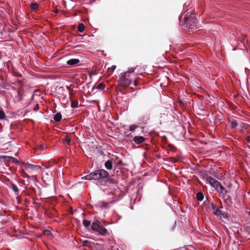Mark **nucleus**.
<instances>
[{
    "instance_id": "51",
    "label": "nucleus",
    "mask_w": 250,
    "mask_h": 250,
    "mask_svg": "<svg viewBox=\"0 0 250 250\" xmlns=\"http://www.w3.org/2000/svg\"><path fill=\"white\" fill-rule=\"evenodd\" d=\"M32 180H30V179H27V180L26 181H25L26 185H28L30 183V181Z\"/></svg>"
},
{
    "instance_id": "30",
    "label": "nucleus",
    "mask_w": 250,
    "mask_h": 250,
    "mask_svg": "<svg viewBox=\"0 0 250 250\" xmlns=\"http://www.w3.org/2000/svg\"><path fill=\"white\" fill-rule=\"evenodd\" d=\"M6 116L3 110L0 109V120H4Z\"/></svg>"
},
{
    "instance_id": "11",
    "label": "nucleus",
    "mask_w": 250,
    "mask_h": 250,
    "mask_svg": "<svg viewBox=\"0 0 250 250\" xmlns=\"http://www.w3.org/2000/svg\"><path fill=\"white\" fill-rule=\"evenodd\" d=\"M80 62V60L78 59H71L66 62L67 64L71 66H74Z\"/></svg>"
},
{
    "instance_id": "20",
    "label": "nucleus",
    "mask_w": 250,
    "mask_h": 250,
    "mask_svg": "<svg viewBox=\"0 0 250 250\" xmlns=\"http://www.w3.org/2000/svg\"><path fill=\"white\" fill-rule=\"evenodd\" d=\"M196 198L198 201H202L204 199V196L202 192H199L196 194Z\"/></svg>"
},
{
    "instance_id": "63",
    "label": "nucleus",
    "mask_w": 250,
    "mask_h": 250,
    "mask_svg": "<svg viewBox=\"0 0 250 250\" xmlns=\"http://www.w3.org/2000/svg\"><path fill=\"white\" fill-rule=\"evenodd\" d=\"M237 197V195H235V196H234V199H235V197Z\"/></svg>"
},
{
    "instance_id": "7",
    "label": "nucleus",
    "mask_w": 250,
    "mask_h": 250,
    "mask_svg": "<svg viewBox=\"0 0 250 250\" xmlns=\"http://www.w3.org/2000/svg\"><path fill=\"white\" fill-rule=\"evenodd\" d=\"M8 221V217L5 214L0 213V228H2Z\"/></svg>"
},
{
    "instance_id": "5",
    "label": "nucleus",
    "mask_w": 250,
    "mask_h": 250,
    "mask_svg": "<svg viewBox=\"0 0 250 250\" xmlns=\"http://www.w3.org/2000/svg\"><path fill=\"white\" fill-rule=\"evenodd\" d=\"M41 168V167L39 165H33L27 162L25 169L30 172H34L38 171Z\"/></svg>"
},
{
    "instance_id": "24",
    "label": "nucleus",
    "mask_w": 250,
    "mask_h": 250,
    "mask_svg": "<svg viewBox=\"0 0 250 250\" xmlns=\"http://www.w3.org/2000/svg\"><path fill=\"white\" fill-rule=\"evenodd\" d=\"M126 72H123L120 74V80L121 83L125 80L127 78L126 77Z\"/></svg>"
},
{
    "instance_id": "44",
    "label": "nucleus",
    "mask_w": 250,
    "mask_h": 250,
    "mask_svg": "<svg viewBox=\"0 0 250 250\" xmlns=\"http://www.w3.org/2000/svg\"><path fill=\"white\" fill-rule=\"evenodd\" d=\"M96 89V87L95 86H93L92 88L91 89V91H88V92L90 93H95L96 92L95 91V90Z\"/></svg>"
},
{
    "instance_id": "3",
    "label": "nucleus",
    "mask_w": 250,
    "mask_h": 250,
    "mask_svg": "<svg viewBox=\"0 0 250 250\" xmlns=\"http://www.w3.org/2000/svg\"><path fill=\"white\" fill-rule=\"evenodd\" d=\"M99 219V220L96 219V222L92 223L91 229L93 231L98 232L101 235H104L106 234L107 230L105 228L100 225L101 220L100 218Z\"/></svg>"
},
{
    "instance_id": "18",
    "label": "nucleus",
    "mask_w": 250,
    "mask_h": 250,
    "mask_svg": "<svg viewBox=\"0 0 250 250\" xmlns=\"http://www.w3.org/2000/svg\"><path fill=\"white\" fill-rule=\"evenodd\" d=\"M220 217L223 219H224L227 221L229 220V215L225 211H223L222 213L221 214Z\"/></svg>"
},
{
    "instance_id": "9",
    "label": "nucleus",
    "mask_w": 250,
    "mask_h": 250,
    "mask_svg": "<svg viewBox=\"0 0 250 250\" xmlns=\"http://www.w3.org/2000/svg\"><path fill=\"white\" fill-rule=\"evenodd\" d=\"M83 246L84 247H87L89 248H92L96 245H98L97 243H95L93 242L88 241L87 240H84L82 241Z\"/></svg>"
},
{
    "instance_id": "56",
    "label": "nucleus",
    "mask_w": 250,
    "mask_h": 250,
    "mask_svg": "<svg viewBox=\"0 0 250 250\" xmlns=\"http://www.w3.org/2000/svg\"><path fill=\"white\" fill-rule=\"evenodd\" d=\"M219 208L217 207L216 208V209H214V210H213V212H215L217 210H218Z\"/></svg>"
},
{
    "instance_id": "49",
    "label": "nucleus",
    "mask_w": 250,
    "mask_h": 250,
    "mask_svg": "<svg viewBox=\"0 0 250 250\" xmlns=\"http://www.w3.org/2000/svg\"><path fill=\"white\" fill-rule=\"evenodd\" d=\"M176 221H175V222H174V224H173V225L172 227V229H171L172 231H173V230L175 229V228H176Z\"/></svg>"
},
{
    "instance_id": "6",
    "label": "nucleus",
    "mask_w": 250,
    "mask_h": 250,
    "mask_svg": "<svg viewBox=\"0 0 250 250\" xmlns=\"http://www.w3.org/2000/svg\"><path fill=\"white\" fill-rule=\"evenodd\" d=\"M133 140L136 144L139 145L144 143L146 138L142 136H135L133 137Z\"/></svg>"
},
{
    "instance_id": "43",
    "label": "nucleus",
    "mask_w": 250,
    "mask_h": 250,
    "mask_svg": "<svg viewBox=\"0 0 250 250\" xmlns=\"http://www.w3.org/2000/svg\"><path fill=\"white\" fill-rule=\"evenodd\" d=\"M0 81L2 83L6 82V78L4 76H0Z\"/></svg>"
},
{
    "instance_id": "46",
    "label": "nucleus",
    "mask_w": 250,
    "mask_h": 250,
    "mask_svg": "<svg viewBox=\"0 0 250 250\" xmlns=\"http://www.w3.org/2000/svg\"><path fill=\"white\" fill-rule=\"evenodd\" d=\"M211 207L212 210H214V209H216V208L217 207V206H216L214 203H212L211 204Z\"/></svg>"
},
{
    "instance_id": "34",
    "label": "nucleus",
    "mask_w": 250,
    "mask_h": 250,
    "mask_svg": "<svg viewBox=\"0 0 250 250\" xmlns=\"http://www.w3.org/2000/svg\"><path fill=\"white\" fill-rule=\"evenodd\" d=\"M178 104H179V106L181 107H184L185 105V103L181 99H178L177 101Z\"/></svg>"
},
{
    "instance_id": "15",
    "label": "nucleus",
    "mask_w": 250,
    "mask_h": 250,
    "mask_svg": "<svg viewBox=\"0 0 250 250\" xmlns=\"http://www.w3.org/2000/svg\"><path fill=\"white\" fill-rule=\"evenodd\" d=\"M10 188L13 190V191L14 192L15 195H19V188L15 184L11 183Z\"/></svg>"
},
{
    "instance_id": "40",
    "label": "nucleus",
    "mask_w": 250,
    "mask_h": 250,
    "mask_svg": "<svg viewBox=\"0 0 250 250\" xmlns=\"http://www.w3.org/2000/svg\"><path fill=\"white\" fill-rule=\"evenodd\" d=\"M136 67H130L128 69V70L126 72V73H131L134 72Z\"/></svg>"
},
{
    "instance_id": "61",
    "label": "nucleus",
    "mask_w": 250,
    "mask_h": 250,
    "mask_svg": "<svg viewBox=\"0 0 250 250\" xmlns=\"http://www.w3.org/2000/svg\"><path fill=\"white\" fill-rule=\"evenodd\" d=\"M116 160H118V157L116 156Z\"/></svg>"
},
{
    "instance_id": "62",
    "label": "nucleus",
    "mask_w": 250,
    "mask_h": 250,
    "mask_svg": "<svg viewBox=\"0 0 250 250\" xmlns=\"http://www.w3.org/2000/svg\"><path fill=\"white\" fill-rule=\"evenodd\" d=\"M248 148L250 149V146H248Z\"/></svg>"
},
{
    "instance_id": "38",
    "label": "nucleus",
    "mask_w": 250,
    "mask_h": 250,
    "mask_svg": "<svg viewBox=\"0 0 250 250\" xmlns=\"http://www.w3.org/2000/svg\"><path fill=\"white\" fill-rule=\"evenodd\" d=\"M26 164H27V163H25V162H23L21 161H19V162H18V163L17 164H18V166H23L26 168Z\"/></svg>"
},
{
    "instance_id": "41",
    "label": "nucleus",
    "mask_w": 250,
    "mask_h": 250,
    "mask_svg": "<svg viewBox=\"0 0 250 250\" xmlns=\"http://www.w3.org/2000/svg\"><path fill=\"white\" fill-rule=\"evenodd\" d=\"M9 156H0V161L3 160L5 161H8Z\"/></svg>"
},
{
    "instance_id": "28",
    "label": "nucleus",
    "mask_w": 250,
    "mask_h": 250,
    "mask_svg": "<svg viewBox=\"0 0 250 250\" xmlns=\"http://www.w3.org/2000/svg\"><path fill=\"white\" fill-rule=\"evenodd\" d=\"M96 87V89L103 90L105 88V85L103 83H100Z\"/></svg>"
},
{
    "instance_id": "48",
    "label": "nucleus",
    "mask_w": 250,
    "mask_h": 250,
    "mask_svg": "<svg viewBox=\"0 0 250 250\" xmlns=\"http://www.w3.org/2000/svg\"><path fill=\"white\" fill-rule=\"evenodd\" d=\"M39 106L38 104H37L33 110L34 111H37L39 110Z\"/></svg>"
},
{
    "instance_id": "50",
    "label": "nucleus",
    "mask_w": 250,
    "mask_h": 250,
    "mask_svg": "<svg viewBox=\"0 0 250 250\" xmlns=\"http://www.w3.org/2000/svg\"><path fill=\"white\" fill-rule=\"evenodd\" d=\"M116 66L115 65H112V66L111 67V69L112 71H114V70L116 69Z\"/></svg>"
},
{
    "instance_id": "35",
    "label": "nucleus",
    "mask_w": 250,
    "mask_h": 250,
    "mask_svg": "<svg viewBox=\"0 0 250 250\" xmlns=\"http://www.w3.org/2000/svg\"><path fill=\"white\" fill-rule=\"evenodd\" d=\"M8 86V83L5 82H3L2 83H1L0 84V87L2 88H3V89H6L7 88V86Z\"/></svg>"
},
{
    "instance_id": "26",
    "label": "nucleus",
    "mask_w": 250,
    "mask_h": 250,
    "mask_svg": "<svg viewBox=\"0 0 250 250\" xmlns=\"http://www.w3.org/2000/svg\"><path fill=\"white\" fill-rule=\"evenodd\" d=\"M237 126L236 121L233 120L230 123V126L232 129H235Z\"/></svg>"
},
{
    "instance_id": "8",
    "label": "nucleus",
    "mask_w": 250,
    "mask_h": 250,
    "mask_svg": "<svg viewBox=\"0 0 250 250\" xmlns=\"http://www.w3.org/2000/svg\"><path fill=\"white\" fill-rule=\"evenodd\" d=\"M225 203L226 205L229 207H234V205L233 204V202L232 201V198L231 197L230 195H228V196L225 198L224 199Z\"/></svg>"
},
{
    "instance_id": "14",
    "label": "nucleus",
    "mask_w": 250,
    "mask_h": 250,
    "mask_svg": "<svg viewBox=\"0 0 250 250\" xmlns=\"http://www.w3.org/2000/svg\"><path fill=\"white\" fill-rule=\"evenodd\" d=\"M62 118V115L60 112H57L53 116V119L56 122H60Z\"/></svg>"
},
{
    "instance_id": "64",
    "label": "nucleus",
    "mask_w": 250,
    "mask_h": 250,
    "mask_svg": "<svg viewBox=\"0 0 250 250\" xmlns=\"http://www.w3.org/2000/svg\"><path fill=\"white\" fill-rule=\"evenodd\" d=\"M15 155L17 156V153H16Z\"/></svg>"
},
{
    "instance_id": "42",
    "label": "nucleus",
    "mask_w": 250,
    "mask_h": 250,
    "mask_svg": "<svg viewBox=\"0 0 250 250\" xmlns=\"http://www.w3.org/2000/svg\"><path fill=\"white\" fill-rule=\"evenodd\" d=\"M90 87V83H86L85 85L82 86V88L84 91H85L87 89H88Z\"/></svg>"
},
{
    "instance_id": "4",
    "label": "nucleus",
    "mask_w": 250,
    "mask_h": 250,
    "mask_svg": "<svg viewBox=\"0 0 250 250\" xmlns=\"http://www.w3.org/2000/svg\"><path fill=\"white\" fill-rule=\"evenodd\" d=\"M206 181L216 191H218L219 188L221 185V183L211 176H208Z\"/></svg>"
},
{
    "instance_id": "57",
    "label": "nucleus",
    "mask_w": 250,
    "mask_h": 250,
    "mask_svg": "<svg viewBox=\"0 0 250 250\" xmlns=\"http://www.w3.org/2000/svg\"><path fill=\"white\" fill-rule=\"evenodd\" d=\"M167 140V137H166V136H164L163 137V140Z\"/></svg>"
},
{
    "instance_id": "13",
    "label": "nucleus",
    "mask_w": 250,
    "mask_h": 250,
    "mask_svg": "<svg viewBox=\"0 0 250 250\" xmlns=\"http://www.w3.org/2000/svg\"><path fill=\"white\" fill-rule=\"evenodd\" d=\"M104 167L107 170H111L113 168V163L112 160H108L104 163Z\"/></svg>"
},
{
    "instance_id": "22",
    "label": "nucleus",
    "mask_w": 250,
    "mask_h": 250,
    "mask_svg": "<svg viewBox=\"0 0 250 250\" xmlns=\"http://www.w3.org/2000/svg\"><path fill=\"white\" fill-rule=\"evenodd\" d=\"M91 222L90 221L84 219L83 221V225L85 228H88L90 226Z\"/></svg>"
},
{
    "instance_id": "52",
    "label": "nucleus",
    "mask_w": 250,
    "mask_h": 250,
    "mask_svg": "<svg viewBox=\"0 0 250 250\" xmlns=\"http://www.w3.org/2000/svg\"><path fill=\"white\" fill-rule=\"evenodd\" d=\"M226 186L229 188H230L232 186V184L230 183H228L227 184H226Z\"/></svg>"
},
{
    "instance_id": "60",
    "label": "nucleus",
    "mask_w": 250,
    "mask_h": 250,
    "mask_svg": "<svg viewBox=\"0 0 250 250\" xmlns=\"http://www.w3.org/2000/svg\"><path fill=\"white\" fill-rule=\"evenodd\" d=\"M56 112V110H55V111H53V113H55Z\"/></svg>"
},
{
    "instance_id": "16",
    "label": "nucleus",
    "mask_w": 250,
    "mask_h": 250,
    "mask_svg": "<svg viewBox=\"0 0 250 250\" xmlns=\"http://www.w3.org/2000/svg\"><path fill=\"white\" fill-rule=\"evenodd\" d=\"M22 176L24 178H27V179H30V180H32L34 182L37 181V179L34 176H30L28 175L26 172L23 171L21 173Z\"/></svg>"
},
{
    "instance_id": "37",
    "label": "nucleus",
    "mask_w": 250,
    "mask_h": 250,
    "mask_svg": "<svg viewBox=\"0 0 250 250\" xmlns=\"http://www.w3.org/2000/svg\"><path fill=\"white\" fill-rule=\"evenodd\" d=\"M136 127H137L136 125H132L129 126V130L130 131L133 132L135 130Z\"/></svg>"
},
{
    "instance_id": "33",
    "label": "nucleus",
    "mask_w": 250,
    "mask_h": 250,
    "mask_svg": "<svg viewBox=\"0 0 250 250\" xmlns=\"http://www.w3.org/2000/svg\"><path fill=\"white\" fill-rule=\"evenodd\" d=\"M227 190V189L222 185L220 186V187L218 189V191H217L219 193H221L223 191H225Z\"/></svg>"
},
{
    "instance_id": "25",
    "label": "nucleus",
    "mask_w": 250,
    "mask_h": 250,
    "mask_svg": "<svg viewBox=\"0 0 250 250\" xmlns=\"http://www.w3.org/2000/svg\"><path fill=\"white\" fill-rule=\"evenodd\" d=\"M79 106V102L77 100L72 101L71 103V108H77Z\"/></svg>"
},
{
    "instance_id": "12",
    "label": "nucleus",
    "mask_w": 250,
    "mask_h": 250,
    "mask_svg": "<svg viewBox=\"0 0 250 250\" xmlns=\"http://www.w3.org/2000/svg\"><path fill=\"white\" fill-rule=\"evenodd\" d=\"M63 141L65 145H70L71 144V138L68 135H66L63 138Z\"/></svg>"
},
{
    "instance_id": "1",
    "label": "nucleus",
    "mask_w": 250,
    "mask_h": 250,
    "mask_svg": "<svg viewBox=\"0 0 250 250\" xmlns=\"http://www.w3.org/2000/svg\"><path fill=\"white\" fill-rule=\"evenodd\" d=\"M83 178L87 180H94V183L101 191L113 196L115 199L112 202L118 201L123 197L122 191L117 186L118 181L112 178L109 173L104 169L95 170Z\"/></svg>"
},
{
    "instance_id": "36",
    "label": "nucleus",
    "mask_w": 250,
    "mask_h": 250,
    "mask_svg": "<svg viewBox=\"0 0 250 250\" xmlns=\"http://www.w3.org/2000/svg\"><path fill=\"white\" fill-rule=\"evenodd\" d=\"M13 75L16 77H21L22 76L21 73L17 71H14L13 72Z\"/></svg>"
},
{
    "instance_id": "45",
    "label": "nucleus",
    "mask_w": 250,
    "mask_h": 250,
    "mask_svg": "<svg viewBox=\"0 0 250 250\" xmlns=\"http://www.w3.org/2000/svg\"><path fill=\"white\" fill-rule=\"evenodd\" d=\"M245 139L248 143L250 144V135L246 136Z\"/></svg>"
},
{
    "instance_id": "39",
    "label": "nucleus",
    "mask_w": 250,
    "mask_h": 250,
    "mask_svg": "<svg viewBox=\"0 0 250 250\" xmlns=\"http://www.w3.org/2000/svg\"><path fill=\"white\" fill-rule=\"evenodd\" d=\"M229 191L227 190L225 191H223L221 193H220L222 195V197L225 199V198H226L227 196H228L229 195L227 194V193H228Z\"/></svg>"
},
{
    "instance_id": "59",
    "label": "nucleus",
    "mask_w": 250,
    "mask_h": 250,
    "mask_svg": "<svg viewBox=\"0 0 250 250\" xmlns=\"http://www.w3.org/2000/svg\"><path fill=\"white\" fill-rule=\"evenodd\" d=\"M218 208H220V209L221 208H223V207L222 206V205H221V206H220V207H218Z\"/></svg>"
},
{
    "instance_id": "54",
    "label": "nucleus",
    "mask_w": 250,
    "mask_h": 250,
    "mask_svg": "<svg viewBox=\"0 0 250 250\" xmlns=\"http://www.w3.org/2000/svg\"><path fill=\"white\" fill-rule=\"evenodd\" d=\"M21 183L22 184L24 185H26V183H25V181H22V182H21Z\"/></svg>"
},
{
    "instance_id": "27",
    "label": "nucleus",
    "mask_w": 250,
    "mask_h": 250,
    "mask_svg": "<svg viewBox=\"0 0 250 250\" xmlns=\"http://www.w3.org/2000/svg\"><path fill=\"white\" fill-rule=\"evenodd\" d=\"M31 8L34 11H36L39 8V5L37 3H32L31 4Z\"/></svg>"
},
{
    "instance_id": "21",
    "label": "nucleus",
    "mask_w": 250,
    "mask_h": 250,
    "mask_svg": "<svg viewBox=\"0 0 250 250\" xmlns=\"http://www.w3.org/2000/svg\"><path fill=\"white\" fill-rule=\"evenodd\" d=\"M85 29V26L83 23H81L79 24L78 27V30L79 32L82 33Z\"/></svg>"
},
{
    "instance_id": "53",
    "label": "nucleus",
    "mask_w": 250,
    "mask_h": 250,
    "mask_svg": "<svg viewBox=\"0 0 250 250\" xmlns=\"http://www.w3.org/2000/svg\"><path fill=\"white\" fill-rule=\"evenodd\" d=\"M18 95L20 97V100H21V99L22 95H21L19 91H18Z\"/></svg>"
},
{
    "instance_id": "29",
    "label": "nucleus",
    "mask_w": 250,
    "mask_h": 250,
    "mask_svg": "<svg viewBox=\"0 0 250 250\" xmlns=\"http://www.w3.org/2000/svg\"><path fill=\"white\" fill-rule=\"evenodd\" d=\"M108 203L102 202L101 203L100 208H108Z\"/></svg>"
},
{
    "instance_id": "2",
    "label": "nucleus",
    "mask_w": 250,
    "mask_h": 250,
    "mask_svg": "<svg viewBox=\"0 0 250 250\" xmlns=\"http://www.w3.org/2000/svg\"><path fill=\"white\" fill-rule=\"evenodd\" d=\"M197 19L195 17V14L191 13L190 15L187 14L184 18V24L188 30L192 29L194 27L196 26L197 23Z\"/></svg>"
},
{
    "instance_id": "58",
    "label": "nucleus",
    "mask_w": 250,
    "mask_h": 250,
    "mask_svg": "<svg viewBox=\"0 0 250 250\" xmlns=\"http://www.w3.org/2000/svg\"><path fill=\"white\" fill-rule=\"evenodd\" d=\"M171 162H172V163H173V164H174V163H176V160H172V161H171Z\"/></svg>"
},
{
    "instance_id": "55",
    "label": "nucleus",
    "mask_w": 250,
    "mask_h": 250,
    "mask_svg": "<svg viewBox=\"0 0 250 250\" xmlns=\"http://www.w3.org/2000/svg\"><path fill=\"white\" fill-rule=\"evenodd\" d=\"M191 102H192V100H191V101L188 100V101L187 102H185V103H189V104H190Z\"/></svg>"
},
{
    "instance_id": "31",
    "label": "nucleus",
    "mask_w": 250,
    "mask_h": 250,
    "mask_svg": "<svg viewBox=\"0 0 250 250\" xmlns=\"http://www.w3.org/2000/svg\"><path fill=\"white\" fill-rule=\"evenodd\" d=\"M8 161H11L14 164H17L18 162H19V160L12 156H9Z\"/></svg>"
},
{
    "instance_id": "10",
    "label": "nucleus",
    "mask_w": 250,
    "mask_h": 250,
    "mask_svg": "<svg viewBox=\"0 0 250 250\" xmlns=\"http://www.w3.org/2000/svg\"><path fill=\"white\" fill-rule=\"evenodd\" d=\"M149 117L148 115L144 116L140 118L138 120V123L140 125H146L148 123Z\"/></svg>"
},
{
    "instance_id": "47",
    "label": "nucleus",
    "mask_w": 250,
    "mask_h": 250,
    "mask_svg": "<svg viewBox=\"0 0 250 250\" xmlns=\"http://www.w3.org/2000/svg\"><path fill=\"white\" fill-rule=\"evenodd\" d=\"M117 164L119 165L120 166H125V165L123 164L122 161L121 160H119V161H118V162L117 163Z\"/></svg>"
},
{
    "instance_id": "17",
    "label": "nucleus",
    "mask_w": 250,
    "mask_h": 250,
    "mask_svg": "<svg viewBox=\"0 0 250 250\" xmlns=\"http://www.w3.org/2000/svg\"><path fill=\"white\" fill-rule=\"evenodd\" d=\"M131 80L126 78L125 80L121 83V84L125 87H127L131 84Z\"/></svg>"
},
{
    "instance_id": "19",
    "label": "nucleus",
    "mask_w": 250,
    "mask_h": 250,
    "mask_svg": "<svg viewBox=\"0 0 250 250\" xmlns=\"http://www.w3.org/2000/svg\"><path fill=\"white\" fill-rule=\"evenodd\" d=\"M42 234L46 236L48 238H51L53 237V234L51 232L47 229H44L42 231Z\"/></svg>"
},
{
    "instance_id": "23",
    "label": "nucleus",
    "mask_w": 250,
    "mask_h": 250,
    "mask_svg": "<svg viewBox=\"0 0 250 250\" xmlns=\"http://www.w3.org/2000/svg\"><path fill=\"white\" fill-rule=\"evenodd\" d=\"M42 173H44L43 176H46L47 179H51L52 176V172L51 171H48V172L43 171Z\"/></svg>"
},
{
    "instance_id": "32",
    "label": "nucleus",
    "mask_w": 250,
    "mask_h": 250,
    "mask_svg": "<svg viewBox=\"0 0 250 250\" xmlns=\"http://www.w3.org/2000/svg\"><path fill=\"white\" fill-rule=\"evenodd\" d=\"M223 210H222L219 208L218 210H216L215 212H213V214L214 215L216 216H220L221 215V214L222 213Z\"/></svg>"
}]
</instances>
